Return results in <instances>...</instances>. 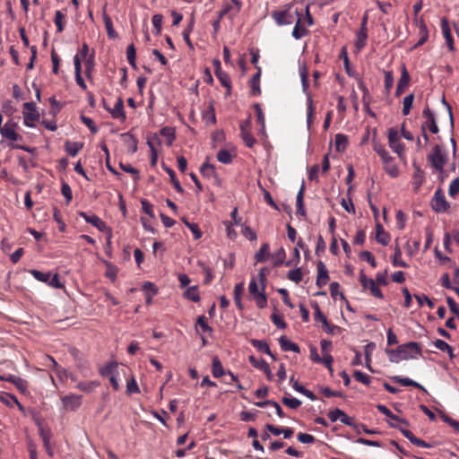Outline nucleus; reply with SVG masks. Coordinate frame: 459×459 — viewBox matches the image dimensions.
<instances>
[{
	"instance_id": "f257e3e1",
	"label": "nucleus",
	"mask_w": 459,
	"mask_h": 459,
	"mask_svg": "<svg viewBox=\"0 0 459 459\" xmlns=\"http://www.w3.org/2000/svg\"><path fill=\"white\" fill-rule=\"evenodd\" d=\"M420 346L415 342L399 345L395 350H386L390 361L394 363H398L401 360L415 359L417 356L420 355Z\"/></svg>"
},
{
	"instance_id": "f03ea898",
	"label": "nucleus",
	"mask_w": 459,
	"mask_h": 459,
	"mask_svg": "<svg viewBox=\"0 0 459 459\" xmlns=\"http://www.w3.org/2000/svg\"><path fill=\"white\" fill-rule=\"evenodd\" d=\"M297 15L299 16L295 24V27L292 30V36L296 39H301L303 36L307 33V28L311 26L313 23V20L311 15L308 12V6L305 7V15L302 13L299 14L297 13Z\"/></svg>"
},
{
	"instance_id": "7ed1b4c3",
	"label": "nucleus",
	"mask_w": 459,
	"mask_h": 459,
	"mask_svg": "<svg viewBox=\"0 0 459 459\" xmlns=\"http://www.w3.org/2000/svg\"><path fill=\"white\" fill-rule=\"evenodd\" d=\"M431 166L438 172H442L447 161V154L442 146L436 144L428 156Z\"/></svg>"
},
{
	"instance_id": "20e7f679",
	"label": "nucleus",
	"mask_w": 459,
	"mask_h": 459,
	"mask_svg": "<svg viewBox=\"0 0 459 459\" xmlns=\"http://www.w3.org/2000/svg\"><path fill=\"white\" fill-rule=\"evenodd\" d=\"M387 138L391 150L395 152L401 160H403L405 157L404 146L401 143V137L398 131L394 127L389 128L387 131Z\"/></svg>"
},
{
	"instance_id": "39448f33",
	"label": "nucleus",
	"mask_w": 459,
	"mask_h": 459,
	"mask_svg": "<svg viewBox=\"0 0 459 459\" xmlns=\"http://www.w3.org/2000/svg\"><path fill=\"white\" fill-rule=\"evenodd\" d=\"M23 124L28 127H34L35 122L39 119V113L36 104L32 101L23 103Z\"/></svg>"
},
{
	"instance_id": "423d86ee",
	"label": "nucleus",
	"mask_w": 459,
	"mask_h": 459,
	"mask_svg": "<svg viewBox=\"0 0 459 459\" xmlns=\"http://www.w3.org/2000/svg\"><path fill=\"white\" fill-rule=\"evenodd\" d=\"M262 290L259 291L256 280L253 278L248 285V291L253 296L256 306L264 308L267 306V299L264 293V284H262Z\"/></svg>"
},
{
	"instance_id": "0eeeda50",
	"label": "nucleus",
	"mask_w": 459,
	"mask_h": 459,
	"mask_svg": "<svg viewBox=\"0 0 459 459\" xmlns=\"http://www.w3.org/2000/svg\"><path fill=\"white\" fill-rule=\"evenodd\" d=\"M422 116L424 117V121L421 124V131L429 130L432 134H437L439 132V128L437 124L436 116L428 106L423 109Z\"/></svg>"
},
{
	"instance_id": "6e6552de",
	"label": "nucleus",
	"mask_w": 459,
	"mask_h": 459,
	"mask_svg": "<svg viewBox=\"0 0 459 459\" xmlns=\"http://www.w3.org/2000/svg\"><path fill=\"white\" fill-rule=\"evenodd\" d=\"M79 216L83 218L86 222L91 224L101 232H109L111 230V228L108 227L104 221H102L99 216H97L94 213L80 212Z\"/></svg>"
},
{
	"instance_id": "1a4fd4ad",
	"label": "nucleus",
	"mask_w": 459,
	"mask_h": 459,
	"mask_svg": "<svg viewBox=\"0 0 459 459\" xmlns=\"http://www.w3.org/2000/svg\"><path fill=\"white\" fill-rule=\"evenodd\" d=\"M17 124L12 119L4 124L3 128H0V134L12 142H16L22 139V136L16 132Z\"/></svg>"
},
{
	"instance_id": "9d476101",
	"label": "nucleus",
	"mask_w": 459,
	"mask_h": 459,
	"mask_svg": "<svg viewBox=\"0 0 459 459\" xmlns=\"http://www.w3.org/2000/svg\"><path fill=\"white\" fill-rule=\"evenodd\" d=\"M359 281L362 285L363 290H368L374 297L377 299H383L384 295L381 290L378 288L377 283L373 279L368 278L363 272L359 274Z\"/></svg>"
},
{
	"instance_id": "9b49d317",
	"label": "nucleus",
	"mask_w": 459,
	"mask_h": 459,
	"mask_svg": "<svg viewBox=\"0 0 459 459\" xmlns=\"http://www.w3.org/2000/svg\"><path fill=\"white\" fill-rule=\"evenodd\" d=\"M431 207L437 212H445L448 208L449 204L446 200L445 195L442 190L437 189L431 200Z\"/></svg>"
},
{
	"instance_id": "f8f14e48",
	"label": "nucleus",
	"mask_w": 459,
	"mask_h": 459,
	"mask_svg": "<svg viewBox=\"0 0 459 459\" xmlns=\"http://www.w3.org/2000/svg\"><path fill=\"white\" fill-rule=\"evenodd\" d=\"M383 163V167L387 175L391 178H395L399 176L400 170L398 166L396 165L394 159L389 155L386 159L381 160Z\"/></svg>"
},
{
	"instance_id": "ddd939ff",
	"label": "nucleus",
	"mask_w": 459,
	"mask_h": 459,
	"mask_svg": "<svg viewBox=\"0 0 459 459\" xmlns=\"http://www.w3.org/2000/svg\"><path fill=\"white\" fill-rule=\"evenodd\" d=\"M62 402L65 410L76 411L82 404V395H65L62 398Z\"/></svg>"
},
{
	"instance_id": "4468645a",
	"label": "nucleus",
	"mask_w": 459,
	"mask_h": 459,
	"mask_svg": "<svg viewBox=\"0 0 459 459\" xmlns=\"http://www.w3.org/2000/svg\"><path fill=\"white\" fill-rule=\"evenodd\" d=\"M106 110H108L115 119L125 121L126 118L124 111V101L121 98H118L113 108H106Z\"/></svg>"
},
{
	"instance_id": "2eb2a0df",
	"label": "nucleus",
	"mask_w": 459,
	"mask_h": 459,
	"mask_svg": "<svg viewBox=\"0 0 459 459\" xmlns=\"http://www.w3.org/2000/svg\"><path fill=\"white\" fill-rule=\"evenodd\" d=\"M120 138L130 153L133 154L137 151L138 141L131 133H123L120 134Z\"/></svg>"
},
{
	"instance_id": "dca6fc26",
	"label": "nucleus",
	"mask_w": 459,
	"mask_h": 459,
	"mask_svg": "<svg viewBox=\"0 0 459 459\" xmlns=\"http://www.w3.org/2000/svg\"><path fill=\"white\" fill-rule=\"evenodd\" d=\"M328 281H329V275H328L327 268H326L325 264L320 261L317 264L316 285L319 288H322L325 285H326Z\"/></svg>"
},
{
	"instance_id": "f3484780",
	"label": "nucleus",
	"mask_w": 459,
	"mask_h": 459,
	"mask_svg": "<svg viewBox=\"0 0 459 459\" xmlns=\"http://www.w3.org/2000/svg\"><path fill=\"white\" fill-rule=\"evenodd\" d=\"M6 381L14 385V386L22 393L26 394L28 391V382L17 376L8 375L6 377Z\"/></svg>"
},
{
	"instance_id": "a211bd4d",
	"label": "nucleus",
	"mask_w": 459,
	"mask_h": 459,
	"mask_svg": "<svg viewBox=\"0 0 459 459\" xmlns=\"http://www.w3.org/2000/svg\"><path fill=\"white\" fill-rule=\"evenodd\" d=\"M249 362L251 365L262 371H264L269 378H271L272 373L268 363L262 358L257 359L255 356H249Z\"/></svg>"
},
{
	"instance_id": "6ab92c4d",
	"label": "nucleus",
	"mask_w": 459,
	"mask_h": 459,
	"mask_svg": "<svg viewBox=\"0 0 459 459\" xmlns=\"http://www.w3.org/2000/svg\"><path fill=\"white\" fill-rule=\"evenodd\" d=\"M415 170L412 176V187L415 192H418L424 182V172L418 166H414Z\"/></svg>"
},
{
	"instance_id": "aec40b11",
	"label": "nucleus",
	"mask_w": 459,
	"mask_h": 459,
	"mask_svg": "<svg viewBox=\"0 0 459 459\" xmlns=\"http://www.w3.org/2000/svg\"><path fill=\"white\" fill-rule=\"evenodd\" d=\"M409 82H410V75H409L406 68L403 66L402 69L401 77L399 79V82H398V84L396 87V92H395L396 96H399L403 91V90L408 87Z\"/></svg>"
},
{
	"instance_id": "412c9836",
	"label": "nucleus",
	"mask_w": 459,
	"mask_h": 459,
	"mask_svg": "<svg viewBox=\"0 0 459 459\" xmlns=\"http://www.w3.org/2000/svg\"><path fill=\"white\" fill-rule=\"evenodd\" d=\"M251 344L260 352L270 355L273 359H276L274 354L272 353L268 343L264 340H251Z\"/></svg>"
},
{
	"instance_id": "4be33fe9",
	"label": "nucleus",
	"mask_w": 459,
	"mask_h": 459,
	"mask_svg": "<svg viewBox=\"0 0 459 459\" xmlns=\"http://www.w3.org/2000/svg\"><path fill=\"white\" fill-rule=\"evenodd\" d=\"M83 148V143L80 142L66 141L65 143V152L72 157L76 156Z\"/></svg>"
},
{
	"instance_id": "5701e85b",
	"label": "nucleus",
	"mask_w": 459,
	"mask_h": 459,
	"mask_svg": "<svg viewBox=\"0 0 459 459\" xmlns=\"http://www.w3.org/2000/svg\"><path fill=\"white\" fill-rule=\"evenodd\" d=\"M286 257L285 249L281 247L276 252L270 255V260L274 267L283 264Z\"/></svg>"
},
{
	"instance_id": "b1692460",
	"label": "nucleus",
	"mask_w": 459,
	"mask_h": 459,
	"mask_svg": "<svg viewBox=\"0 0 459 459\" xmlns=\"http://www.w3.org/2000/svg\"><path fill=\"white\" fill-rule=\"evenodd\" d=\"M270 247L268 243H264L260 249L255 253V259L256 263L265 262L270 258Z\"/></svg>"
},
{
	"instance_id": "393cba45",
	"label": "nucleus",
	"mask_w": 459,
	"mask_h": 459,
	"mask_svg": "<svg viewBox=\"0 0 459 459\" xmlns=\"http://www.w3.org/2000/svg\"><path fill=\"white\" fill-rule=\"evenodd\" d=\"M212 376L216 378L221 377L226 374V372L223 368V366H222L220 359L217 356H214L212 358Z\"/></svg>"
},
{
	"instance_id": "a878e982",
	"label": "nucleus",
	"mask_w": 459,
	"mask_h": 459,
	"mask_svg": "<svg viewBox=\"0 0 459 459\" xmlns=\"http://www.w3.org/2000/svg\"><path fill=\"white\" fill-rule=\"evenodd\" d=\"M376 230H377L376 240L378 243L382 244L383 246L388 245L390 237L385 232V230L383 228V226L380 223H377V226H376Z\"/></svg>"
},
{
	"instance_id": "bb28decb",
	"label": "nucleus",
	"mask_w": 459,
	"mask_h": 459,
	"mask_svg": "<svg viewBox=\"0 0 459 459\" xmlns=\"http://www.w3.org/2000/svg\"><path fill=\"white\" fill-rule=\"evenodd\" d=\"M393 379L403 386H414L426 392V389L419 383L408 377H394Z\"/></svg>"
},
{
	"instance_id": "cd10ccee",
	"label": "nucleus",
	"mask_w": 459,
	"mask_h": 459,
	"mask_svg": "<svg viewBox=\"0 0 459 459\" xmlns=\"http://www.w3.org/2000/svg\"><path fill=\"white\" fill-rule=\"evenodd\" d=\"M160 134L167 139V144L169 146L172 145L176 138L175 128L171 126H164L160 129Z\"/></svg>"
},
{
	"instance_id": "c85d7f7f",
	"label": "nucleus",
	"mask_w": 459,
	"mask_h": 459,
	"mask_svg": "<svg viewBox=\"0 0 459 459\" xmlns=\"http://www.w3.org/2000/svg\"><path fill=\"white\" fill-rule=\"evenodd\" d=\"M163 168H164V170L169 174V176L170 178V181H171L174 188L176 189V191L178 193L182 194L184 192V189L181 186L180 182L177 178L175 171L172 169L166 167V166H163Z\"/></svg>"
},
{
	"instance_id": "c756f323",
	"label": "nucleus",
	"mask_w": 459,
	"mask_h": 459,
	"mask_svg": "<svg viewBox=\"0 0 459 459\" xmlns=\"http://www.w3.org/2000/svg\"><path fill=\"white\" fill-rule=\"evenodd\" d=\"M103 21L107 30L108 37L112 39H117V33L115 31L113 28V22L110 17L105 12L103 13Z\"/></svg>"
},
{
	"instance_id": "7c9ffc66",
	"label": "nucleus",
	"mask_w": 459,
	"mask_h": 459,
	"mask_svg": "<svg viewBox=\"0 0 459 459\" xmlns=\"http://www.w3.org/2000/svg\"><path fill=\"white\" fill-rule=\"evenodd\" d=\"M117 367L118 365L116 361L108 362V364L105 365V367L100 368V373L101 376L109 377L112 375L117 374Z\"/></svg>"
},
{
	"instance_id": "2f4dec72",
	"label": "nucleus",
	"mask_w": 459,
	"mask_h": 459,
	"mask_svg": "<svg viewBox=\"0 0 459 459\" xmlns=\"http://www.w3.org/2000/svg\"><path fill=\"white\" fill-rule=\"evenodd\" d=\"M368 31L359 30L356 34L355 47L360 51L367 44Z\"/></svg>"
},
{
	"instance_id": "473e14b6",
	"label": "nucleus",
	"mask_w": 459,
	"mask_h": 459,
	"mask_svg": "<svg viewBox=\"0 0 459 459\" xmlns=\"http://www.w3.org/2000/svg\"><path fill=\"white\" fill-rule=\"evenodd\" d=\"M244 291V284L243 283H238L234 287V300L236 303V306L238 309H243V304L241 302V296Z\"/></svg>"
},
{
	"instance_id": "72a5a7b5",
	"label": "nucleus",
	"mask_w": 459,
	"mask_h": 459,
	"mask_svg": "<svg viewBox=\"0 0 459 459\" xmlns=\"http://www.w3.org/2000/svg\"><path fill=\"white\" fill-rule=\"evenodd\" d=\"M392 264L394 266L408 267V264L402 259V251L398 246L395 247L394 254L392 257Z\"/></svg>"
},
{
	"instance_id": "f704fd0d",
	"label": "nucleus",
	"mask_w": 459,
	"mask_h": 459,
	"mask_svg": "<svg viewBox=\"0 0 459 459\" xmlns=\"http://www.w3.org/2000/svg\"><path fill=\"white\" fill-rule=\"evenodd\" d=\"M419 30L420 39L416 44V47L423 45L429 38L428 28L423 21L420 22L419 23Z\"/></svg>"
},
{
	"instance_id": "c9c22d12",
	"label": "nucleus",
	"mask_w": 459,
	"mask_h": 459,
	"mask_svg": "<svg viewBox=\"0 0 459 459\" xmlns=\"http://www.w3.org/2000/svg\"><path fill=\"white\" fill-rule=\"evenodd\" d=\"M94 66H95L94 51H92V53L89 56V57L85 61V75L88 79L92 78Z\"/></svg>"
},
{
	"instance_id": "e433bc0d",
	"label": "nucleus",
	"mask_w": 459,
	"mask_h": 459,
	"mask_svg": "<svg viewBox=\"0 0 459 459\" xmlns=\"http://www.w3.org/2000/svg\"><path fill=\"white\" fill-rule=\"evenodd\" d=\"M200 173L205 178H211L216 175L215 167L210 164L208 160L204 162L200 168Z\"/></svg>"
},
{
	"instance_id": "4c0bfd02",
	"label": "nucleus",
	"mask_w": 459,
	"mask_h": 459,
	"mask_svg": "<svg viewBox=\"0 0 459 459\" xmlns=\"http://www.w3.org/2000/svg\"><path fill=\"white\" fill-rule=\"evenodd\" d=\"M182 221H183L184 224L192 231V233L194 235V238L195 240H198L202 238L203 233H202L201 230L199 229L198 224L194 223V222H189L185 218H183Z\"/></svg>"
},
{
	"instance_id": "58836bf2",
	"label": "nucleus",
	"mask_w": 459,
	"mask_h": 459,
	"mask_svg": "<svg viewBox=\"0 0 459 459\" xmlns=\"http://www.w3.org/2000/svg\"><path fill=\"white\" fill-rule=\"evenodd\" d=\"M184 296L193 302H198L200 300V295L197 286H191L188 289H186L184 293Z\"/></svg>"
},
{
	"instance_id": "ea45409f",
	"label": "nucleus",
	"mask_w": 459,
	"mask_h": 459,
	"mask_svg": "<svg viewBox=\"0 0 459 459\" xmlns=\"http://www.w3.org/2000/svg\"><path fill=\"white\" fill-rule=\"evenodd\" d=\"M30 273L36 280H38L39 281L47 283V284L51 276V273H49V272L43 273V272H40V271L35 270V269L31 270Z\"/></svg>"
},
{
	"instance_id": "a19ab883",
	"label": "nucleus",
	"mask_w": 459,
	"mask_h": 459,
	"mask_svg": "<svg viewBox=\"0 0 459 459\" xmlns=\"http://www.w3.org/2000/svg\"><path fill=\"white\" fill-rule=\"evenodd\" d=\"M272 16L278 25L287 24V10L274 11Z\"/></svg>"
},
{
	"instance_id": "79ce46f5",
	"label": "nucleus",
	"mask_w": 459,
	"mask_h": 459,
	"mask_svg": "<svg viewBox=\"0 0 459 459\" xmlns=\"http://www.w3.org/2000/svg\"><path fill=\"white\" fill-rule=\"evenodd\" d=\"M217 160L223 164H230L232 162V155L225 149H221L217 153Z\"/></svg>"
},
{
	"instance_id": "37998d69",
	"label": "nucleus",
	"mask_w": 459,
	"mask_h": 459,
	"mask_svg": "<svg viewBox=\"0 0 459 459\" xmlns=\"http://www.w3.org/2000/svg\"><path fill=\"white\" fill-rule=\"evenodd\" d=\"M414 100V95L412 93L404 97L403 100V114L404 116L409 115Z\"/></svg>"
},
{
	"instance_id": "c03bdc74",
	"label": "nucleus",
	"mask_w": 459,
	"mask_h": 459,
	"mask_svg": "<svg viewBox=\"0 0 459 459\" xmlns=\"http://www.w3.org/2000/svg\"><path fill=\"white\" fill-rule=\"evenodd\" d=\"M65 16L61 11H56L55 13V19L54 22L56 26L57 32L61 33L64 30V22H65Z\"/></svg>"
},
{
	"instance_id": "a18cd8bd",
	"label": "nucleus",
	"mask_w": 459,
	"mask_h": 459,
	"mask_svg": "<svg viewBox=\"0 0 459 459\" xmlns=\"http://www.w3.org/2000/svg\"><path fill=\"white\" fill-rule=\"evenodd\" d=\"M198 266L203 270L205 273L204 284H208L213 278L212 269L205 264L203 261L197 262Z\"/></svg>"
},
{
	"instance_id": "49530a36",
	"label": "nucleus",
	"mask_w": 459,
	"mask_h": 459,
	"mask_svg": "<svg viewBox=\"0 0 459 459\" xmlns=\"http://www.w3.org/2000/svg\"><path fill=\"white\" fill-rule=\"evenodd\" d=\"M434 346L441 351H447L450 357H453L452 347L445 341L437 339L434 342Z\"/></svg>"
},
{
	"instance_id": "de8ad7c7",
	"label": "nucleus",
	"mask_w": 459,
	"mask_h": 459,
	"mask_svg": "<svg viewBox=\"0 0 459 459\" xmlns=\"http://www.w3.org/2000/svg\"><path fill=\"white\" fill-rule=\"evenodd\" d=\"M61 192L65 198L66 204H69L73 199V193L70 186L65 181L62 182Z\"/></svg>"
},
{
	"instance_id": "09e8293b",
	"label": "nucleus",
	"mask_w": 459,
	"mask_h": 459,
	"mask_svg": "<svg viewBox=\"0 0 459 459\" xmlns=\"http://www.w3.org/2000/svg\"><path fill=\"white\" fill-rule=\"evenodd\" d=\"M240 136L245 145L248 148H252L256 142L253 135L250 134V131L240 132Z\"/></svg>"
},
{
	"instance_id": "8fccbe9b",
	"label": "nucleus",
	"mask_w": 459,
	"mask_h": 459,
	"mask_svg": "<svg viewBox=\"0 0 459 459\" xmlns=\"http://www.w3.org/2000/svg\"><path fill=\"white\" fill-rule=\"evenodd\" d=\"M441 30L445 39L452 37L451 27L446 17L441 18Z\"/></svg>"
},
{
	"instance_id": "3c124183",
	"label": "nucleus",
	"mask_w": 459,
	"mask_h": 459,
	"mask_svg": "<svg viewBox=\"0 0 459 459\" xmlns=\"http://www.w3.org/2000/svg\"><path fill=\"white\" fill-rule=\"evenodd\" d=\"M348 144L347 136L342 134L335 135V145L338 151H343Z\"/></svg>"
},
{
	"instance_id": "603ef678",
	"label": "nucleus",
	"mask_w": 459,
	"mask_h": 459,
	"mask_svg": "<svg viewBox=\"0 0 459 459\" xmlns=\"http://www.w3.org/2000/svg\"><path fill=\"white\" fill-rule=\"evenodd\" d=\"M126 393L128 394H139L140 389L134 377H131L126 383Z\"/></svg>"
},
{
	"instance_id": "864d4df0",
	"label": "nucleus",
	"mask_w": 459,
	"mask_h": 459,
	"mask_svg": "<svg viewBox=\"0 0 459 459\" xmlns=\"http://www.w3.org/2000/svg\"><path fill=\"white\" fill-rule=\"evenodd\" d=\"M215 75L223 87L230 88V85H231V80L230 75L226 72L222 71L217 73Z\"/></svg>"
},
{
	"instance_id": "5fc2aeb1",
	"label": "nucleus",
	"mask_w": 459,
	"mask_h": 459,
	"mask_svg": "<svg viewBox=\"0 0 459 459\" xmlns=\"http://www.w3.org/2000/svg\"><path fill=\"white\" fill-rule=\"evenodd\" d=\"M390 420H388V424L392 427V428H395V429H398L400 430V428H402L400 426V424H403L404 426H409V423L406 420H403L400 417H398L397 415L394 414V418H391L389 419Z\"/></svg>"
},
{
	"instance_id": "6e6d98bb",
	"label": "nucleus",
	"mask_w": 459,
	"mask_h": 459,
	"mask_svg": "<svg viewBox=\"0 0 459 459\" xmlns=\"http://www.w3.org/2000/svg\"><path fill=\"white\" fill-rule=\"evenodd\" d=\"M254 108H255V115H256V122L264 128L265 118H264V115L263 113L260 104H258V103L254 104Z\"/></svg>"
},
{
	"instance_id": "4d7b16f0",
	"label": "nucleus",
	"mask_w": 459,
	"mask_h": 459,
	"mask_svg": "<svg viewBox=\"0 0 459 459\" xmlns=\"http://www.w3.org/2000/svg\"><path fill=\"white\" fill-rule=\"evenodd\" d=\"M194 20L192 19L190 24L183 31V39L186 41V45L192 49L194 46L190 40V33L193 30Z\"/></svg>"
},
{
	"instance_id": "13d9d810",
	"label": "nucleus",
	"mask_w": 459,
	"mask_h": 459,
	"mask_svg": "<svg viewBox=\"0 0 459 459\" xmlns=\"http://www.w3.org/2000/svg\"><path fill=\"white\" fill-rule=\"evenodd\" d=\"M119 167L123 171L134 175L135 180H138L140 178L139 171L135 168L132 167L130 164H124L120 162Z\"/></svg>"
},
{
	"instance_id": "bf43d9fd",
	"label": "nucleus",
	"mask_w": 459,
	"mask_h": 459,
	"mask_svg": "<svg viewBox=\"0 0 459 459\" xmlns=\"http://www.w3.org/2000/svg\"><path fill=\"white\" fill-rule=\"evenodd\" d=\"M141 204H142V210L143 211V212H145L151 218H153L154 217L153 205L146 199H143L141 201Z\"/></svg>"
},
{
	"instance_id": "052dcab7",
	"label": "nucleus",
	"mask_w": 459,
	"mask_h": 459,
	"mask_svg": "<svg viewBox=\"0 0 459 459\" xmlns=\"http://www.w3.org/2000/svg\"><path fill=\"white\" fill-rule=\"evenodd\" d=\"M373 149L379 155L381 160L385 158L386 159V157L390 155V153L385 150V146L381 143H375Z\"/></svg>"
},
{
	"instance_id": "680f3d73",
	"label": "nucleus",
	"mask_w": 459,
	"mask_h": 459,
	"mask_svg": "<svg viewBox=\"0 0 459 459\" xmlns=\"http://www.w3.org/2000/svg\"><path fill=\"white\" fill-rule=\"evenodd\" d=\"M81 120L92 134H96L98 132V127L95 126L94 121L91 117L81 116Z\"/></svg>"
},
{
	"instance_id": "e2e57ef3",
	"label": "nucleus",
	"mask_w": 459,
	"mask_h": 459,
	"mask_svg": "<svg viewBox=\"0 0 459 459\" xmlns=\"http://www.w3.org/2000/svg\"><path fill=\"white\" fill-rule=\"evenodd\" d=\"M333 361V359L332 355L329 352H326V353L323 354V357L321 358V361H319L318 363H322L329 369L330 372H333V368H332Z\"/></svg>"
},
{
	"instance_id": "0e129e2a",
	"label": "nucleus",
	"mask_w": 459,
	"mask_h": 459,
	"mask_svg": "<svg viewBox=\"0 0 459 459\" xmlns=\"http://www.w3.org/2000/svg\"><path fill=\"white\" fill-rule=\"evenodd\" d=\"M459 193V178H455L451 181L448 188V194L454 197Z\"/></svg>"
},
{
	"instance_id": "69168bd1",
	"label": "nucleus",
	"mask_w": 459,
	"mask_h": 459,
	"mask_svg": "<svg viewBox=\"0 0 459 459\" xmlns=\"http://www.w3.org/2000/svg\"><path fill=\"white\" fill-rule=\"evenodd\" d=\"M162 15L161 14H154L152 16V24L154 29L156 30V34H160L161 31V25H162Z\"/></svg>"
},
{
	"instance_id": "338daca9",
	"label": "nucleus",
	"mask_w": 459,
	"mask_h": 459,
	"mask_svg": "<svg viewBox=\"0 0 459 459\" xmlns=\"http://www.w3.org/2000/svg\"><path fill=\"white\" fill-rule=\"evenodd\" d=\"M297 439L303 444H312L315 441L314 436L307 433H299Z\"/></svg>"
},
{
	"instance_id": "774afa93",
	"label": "nucleus",
	"mask_w": 459,
	"mask_h": 459,
	"mask_svg": "<svg viewBox=\"0 0 459 459\" xmlns=\"http://www.w3.org/2000/svg\"><path fill=\"white\" fill-rule=\"evenodd\" d=\"M446 302L449 307L450 311L455 315L457 317H459V307H457L456 302L454 300L453 298L447 297Z\"/></svg>"
}]
</instances>
